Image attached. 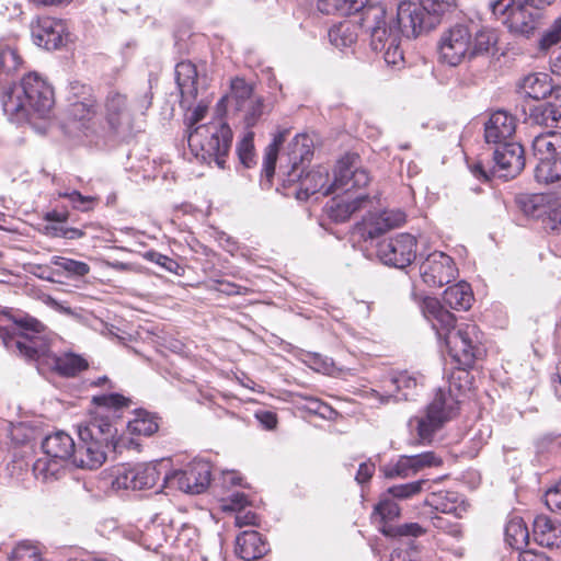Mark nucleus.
I'll return each instance as SVG.
<instances>
[{"label": "nucleus", "instance_id": "1", "mask_svg": "<svg viewBox=\"0 0 561 561\" xmlns=\"http://www.w3.org/2000/svg\"><path fill=\"white\" fill-rule=\"evenodd\" d=\"M92 403L98 410L90 420L79 425V451L77 461L82 469H96L103 465L110 448L116 447L117 428L113 419L124 408H129L131 400L121 393L94 396Z\"/></svg>", "mask_w": 561, "mask_h": 561}, {"label": "nucleus", "instance_id": "2", "mask_svg": "<svg viewBox=\"0 0 561 561\" xmlns=\"http://www.w3.org/2000/svg\"><path fill=\"white\" fill-rule=\"evenodd\" d=\"M421 310L437 337L445 343L449 356L456 364L474 367L477 360L485 356L483 332L478 324H457L455 314L435 297H425Z\"/></svg>", "mask_w": 561, "mask_h": 561}, {"label": "nucleus", "instance_id": "3", "mask_svg": "<svg viewBox=\"0 0 561 561\" xmlns=\"http://www.w3.org/2000/svg\"><path fill=\"white\" fill-rule=\"evenodd\" d=\"M359 156L346 153L336 163L334 180L329 184V170L325 167H317L307 172L300 179V191L306 197L322 193L324 196L337 193H356L365 188L370 182L367 170L357 167Z\"/></svg>", "mask_w": 561, "mask_h": 561}, {"label": "nucleus", "instance_id": "4", "mask_svg": "<svg viewBox=\"0 0 561 561\" xmlns=\"http://www.w3.org/2000/svg\"><path fill=\"white\" fill-rule=\"evenodd\" d=\"M55 98L50 84L36 72L25 75L20 84L3 96V110L16 118H25L31 112L45 117L54 107Z\"/></svg>", "mask_w": 561, "mask_h": 561}, {"label": "nucleus", "instance_id": "5", "mask_svg": "<svg viewBox=\"0 0 561 561\" xmlns=\"http://www.w3.org/2000/svg\"><path fill=\"white\" fill-rule=\"evenodd\" d=\"M232 130L222 119L197 125L190 130L187 142L191 152L202 162H215L224 169L232 145Z\"/></svg>", "mask_w": 561, "mask_h": 561}, {"label": "nucleus", "instance_id": "6", "mask_svg": "<svg viewBox=\"0 0 561 561\" xmlns=\"http://www.w3.org/2000/svg\"><path fill=\"white\" fill-rule=\"evenodd\" d=\"M9 319L14 327L0 325V339L4 347L16 356L36 360L46 348V342L42 336L46 327L36 318L27 314L10 316Z\"/></svg>", "mask_w": 561, "mask_h": 561}, {"label": "nucleus", "instance_id": "7", "mask_svg": "<svg viewBox=\"0 0 561 561\" xmlns=\"http://www.w3.org/2000/svg\"><path fill=\"white\" fill-rule=\"evenodd\" d=\"M459 410L460 401L453 390L439 388L426 407L425 415L414 416L409 422L415 428L419 444H431L435 433L456 417Z\"/></svg>", "mask_w": 561, "mask_h": 561}, {"label": "nucleus", "instance_id": "8", "mask_svg": "<svg viewBox=\"0 0 561 561\" xmlns=\"http://www.w3.org/2000/svg\"><path fill=\"white\" fill-rule=\"evenodd\" d=\"M472 33L468 25L456 24L444 31L437 44L438 60L456 67L471 58Z\"/></svg>", "mask_w": 561, "mask_h": 561}, {"label": "nucleus", "instance_id": "9", "mask_svg": "<svg viewBox=\"0 0 561 561\" xmlns=\"http://www.w3.org/2000/svg\"><path fill=\"white\" fill-rule=\"evenodd\" d=\"M397 24L401 35L415 38L435 28L437 20L420 2L402 0L397 8Z\"/></svg>", "mask_w": 561, "mask_h": 561}, {"label": "nucleus", "instance_id": "10", "mask_svg": "<svg viewBox=\"0 0 561 561\" xmlns=\"http://www.w3.org/2000/svg\"><path fill=\"white\" fill-rule=\"evenodd\" d=\"M417 241L410 233H399L378 244L379 259L387 265L398 268L409 266L416 257Z\"/></svg>", "mask_w": 561, "mask_h": 561}, {"label": "nucleus", "instance_id": "11", "mask_svg": "<svg viewBox=\"0 0 561 561\" xmlns=\"http://www.w3.org/2000/svg\"><path fill=\"white\" fill-rule=\"evenodd\" d=\"M458 270L451 256L435 251L420 265L422 280L431 288H440L456 278Z\"/></svg>", "mask_w": 561, "mask_h": 561}, {"label": "nucleus", "instance_id": "12", "mask_svg": "<svg viewBox=\"0 0 561 561\" xmlns=\"http://www.w3.org/2000/svg\"><path fill=\"white\" fill-rule=\"evenodd\" d=\"M362 26L370 32V46L375 51H382L392 39L400 37V31L387 26L386 9L376 3L368 7L362 19Z\"/></svg>", "mask_w": 561, "mask_h": 561}, {"label": "nucleus", "instance_id": "13", "mask_svg": "<svg viewBox=\"0 0 561 561\" xmlns=\"http://www.w3.org/2000/svg\"><path fill=\"white\" fill-rule=\"evenodd\" d=\"M493 175L503 179L516 178L525 168L524 147L518 142H504L495 146L493 151Z\"/></svg>", "mask_w": 561, "mask_h": 561}, {"label": "nucleus", "instance_id": "14", "mask_svg": "<svg viewBox=\"0 0 561 561\" xmlns=\"http://www.w3.org/2000/svg\"><path fill=\"white\" fill-rule=\"evenodd\" d=\"M407 220V215L400 209L369 213L356 224V232L364 240L376 239L391 229L399 228Z\"/></svg>", "mask_w": 561, "mask_h": 561}, {"label": "nucleus", "instance_id": "15", "mask_svg": "<svg viewBox=\"0 0 561 561\" xmlns=\"http://www.w3.org/2000/svg\"><path fill=\"white\" fill-rule=\"evenodd\" d=\"M104 119L114 134L133 133V115L126 94L118 91L108 92L104 101Z\"/></svg>", "mask_w": 561, "mask_h": 561}, {"label": "nucleus", "instance_id": "16", "mask_svg": "<svg viewBox=\"0 0 561 561\" xmlns=\"http://www.w3.org/2000/svg\"><path fill=\"white\" fill-rule=\"evenodd\" d=\"M210 477L208 462L193 461L185 469L176 471L172 479L181 491L199 494L209 485Z\"/></svg>", "mask_w": 561, "mask_h": 561}, {"label": "nucleus", "instance_id": "17", "mask_svg": "<svg viewBox=\"0 0 561 561\" xmlns=\"http://www.w3.org/2000/svg\"><path fill=\"white\" fill-rule=\"evenodd\" d=\"M32 36L37 46L54 50L62 45L65 25L51 16L37 18L31 25Z\"/></svg>", "mask_w": 561, "mask_h": 561}, {"label": "nucleus", "instance_id": "18", "mask_svg": "<svg viewBox=\"0 0 561 561\" xmlns=\"http://www.w3.org/2000/svg\"><path fill=\"white\" fill-rule=\"evenodd\" d=\"M42 449L48 457L60 461L71 459L76 467L81 468V465L77 461L79 444L76 445L73 438L64 431H56L47 435L42 443Z\"/></svg>", "mask_w": 561, "mask_h": 561}, {"label": "nucleus", "instance_id": "19", "mask_svg": "<svg viewBox=\"0 0 561 561\" xmlns=\"http://www.w3.org/2000/svg\"><path fill=\"white\" fill-rule=\"evenodd\" d=\"M516 118L505 111H496L491 114L484 127V138L488 144L495 146L510 142L515 134Z\"/></svg>", "mask_w": 561, "mask_h": 561}, {"label": "nucleus", "instance_id": "20", "mask_svg": "<svg viewBox=\"0 0 561 561\" xmlns=\"http://www.w3.org/2000/svg\"><path fill=\"white\" fill-rule=\"evenodd\" d=\"M268 551L267 540L256 530H244L237 536L236 554L244 561L261 559Z\"/></svg>", "mask_w": 561, "mask_h": 561}, {"label": "nucleus", "instance_id": "21", "mask_svg": "<svg viewBox=\"0 0 561 561\" xmlns=\"http://www.w3.org/2000/svg\"><path fill=\"white\" fill-rule=\"evenodd\" d=\"M425 505L431 506L435 512L451 515L456 519L462 518L467 512L466 505L459 500L456 492L440 490L431 493L425 500Z\"/></svg>", "mask_w": 561, "mask_h": 561}, {"label": "nucleus", "instance_id": "22", "mask_svg": "<svg viewBox=\"0 0 561 561\" xmlns=\"http://www.w3.org/2000/svg\"><path fill=\"white\" fill-rule=\"evenodd\" d=\"M343 194L344 193H337L329 205V217L335 222L347 221L355 211L359 210L363 205L369 201V196L364 193H359L347 199L341 198Z\"/></svg>", "mask_w": 561, "mask_h": 561}, {"label": "nucleus", "instance_id": "23", "mask_svg": "<svg viewBox=\"0 0 561 561\" xmlns=\"http://www.w3.org/2000/svg\"><path fill=\"white\" fill-rule=\"evenodd\" d=\"M533 535L535 541L542 547H561V524L552 522L548 516L539 515L535 518Z\"/></svg>", "mask_w": 561, "mask_h": 561}, {"label": "nucleus", "instance_id": "24", "mask_svg": "<svg viewBox=\"0 0 561 561\" xmlns=\"http://www.w3.org/2000/svg\"><path fill=\"white\" fill-rule=\"evenodd\" d=\"M533 154L539 161L561 158V133L548 131L533 140Z\"/></svg>", "mask_w": 561, "mask_h": 561}, {"label": "nucleus", "instance_id": "25", "mask_svg": "<svg viewBox=\"0 0 561 561\" xmlns=\"http://www.w3.org/2000/svg\"><path fill=\"white\" fill-rule=\"evenodd\" d=\"M443 300L454 310L467 311L471 308L474 296L470 284L461 280L445 289Z\"/></svg>", "mask_w": 561, "mask_h": 561}, {"label": "nucleus", "instance_id": "26", "mask_svg": "<svg viewBox=\"0 0 561 561\" xmlns=\"http://www.w3.org/2000/svg\"><path fill=\"white\" fill-rule=\"evenodd\" d=\"M89 368L88 360L76 353H64L53 357V370L66 378H73Z\"/></svg>", "mask_w": 561, "mask_h": 561}, {"label": "nucleus", "instance_id": "27", "mask_svg": "<svg viewBox=\"0 0 561 561\" xmlns=\"http://www.w3.org/2000/svg\"><path fill=\"white\" fill-rule=\"evenodd\" d=\"M537 24V16L524 4H518L508 18H505V25L510 31L523 35L531 34Z\"/></svg>", "mask_w": 561, "mask_h": 561}, {"label": "nucleus", "instance_id": "28", "mask_svg": "<svg viewBox=\"0 0 561 561\" xmlns=\"http://www.w3.org/2000/svg\"><path fill=\"white\" fill-rule=\"evenodd\" d=\"M522 90L534 100H543L552 93V80L548 73L536 72L526 76L523 79Z\"/></svg>", "mask_w": 561, "mask_h": 561}, {"label": "nucleus", "instance_id": "29", "mask_svg": "<svg viewBox=\"0 0 561 561\" xmlns=\"http://www.w3.org/2000/svg\"><path fill=\"white\" fill-rule=\"evenodd\" d=\"M505 542L513 549L523 550L529 542V530L525 520L519 516H512L505 525Z\"/></svg>", "mask_w": 561, "mask_h": 561}, {"label": "nucleus", "instance_id": "30", "mask_svg": "<svg viewBox=\"0 0 561 561\" xmlns=\"http://www.w3.org/2000/svg\"><path fill=\"white\" fill-rule=\"evenodd\" d=\"M127 430L131 435L151 436L159 430L158 417L146 410H136L127 423Z\"/></svg>", "mask_w": 561, "mask_h": 561}, {"label": "nucleus", "instance_id": "31", "mask_svg": "<svg viewBox=\"0 0 561 561\" xmlns=\"http://www.w3.org/2000/svg\"><path fill=\"white\" fill-rule=\"evenodd\" d=\"M552 100L545 105L535 108V119L545 125H549V121L558 123L561 121V88L552 90Z\"/></svg>", "mask_w": 561, "mask_h": 561}, {"label": "nucleus", "instance_id": "32", "mask_svg": "<svg viewBox=\"0 0 561 561\" xmlns=\"http://www.w3.org/2000/svg\"><path fill=\"white\" fill-rule=\"evenodd\" d=\"M50 263L56 266V275L67 277H83L90 273V266L85 262L55 255Z\"/></svg>", "mask_w": 561, "mask_h": 561}, {"label": "nucleus", "instance_id": "33", "mask_svg": "<svg viewBox=\"0 0 561 561\" xmlns=\"http://www.w3.org/2000/svg\"><path fill=\"white\" fill-rule=\"evenodd\" d=\"M401 508L393 501V499L385 492L378 503L374 506V511L371 514L373 518H378L379 528L385 525H390L389 523L400 516Z\"/></svg>", "mask_w": 561, "mask_h": 561}, {"label": "nucleus", "instance_id": "34", "mask_svg": "<svg viewBox=\"0 0 561 561\" xmlns=\"http://www.w3.org/2000/svg\"><path fill=\"white\" fill-rule=\"evenodd\" d=\"M157 463H144L134 468V476H136L135 483L136 490L152 489L161 480V472Z\"/></svg>", "mask_w": 561, "mask_h": 561}, {"label": "nucleus", "instance_id": "35", "mask_svg": "<svg viewBox=\"0 0 561 561\" xmlns=\"http://www.w3.org/2000/svg\"><path fill=\"white\" fill-rule=\"evenodd\" d=\"M535 179L539 183L553 184L561 182V158L537 162Z\"/></svg>", "mask_w": 561, "mask_h": 561}, {"label": "nucleus", "instance_id": "36", "mask_svg": "<svg viewBox=\"0 0 561 561\" xmlns=\"http://www.w3.org/2000/svg\"><path fill=\"white\" fill-rule=\"evenodd\" d=\"M329 38L335 47H350L357 41L356 26L350 21L341 22L329 31Z\"/></svg>", "mask_w": 561, "mask_h": 561}, {"label": "nucleus", "instance_id": "37", "mask_svg": "<svg viewBox=\"0 0 561 561\" xmlns=\"http://www.w3.org/2000/svg\"><path fill=\"white\" fill-rule=\"evenodd\" d=\"M62 461L51 458L45 455V457L38 458L33 465V472L37 479L44 482L53 481L58 479L62 471Z\"/></svg>", "mask_w": 561, "mask_h": 561}, {"label": "nucleus", "instance_id": "38", "mask_svg": "<svg viewBox=\"0 0 561 561\" xmlns=\"http://www.w3.org/2000/svg\"><path fill=\"white\" fill-rule=\"evenodd\" d=\"M473 367H466L465 365L457 364L448 375L449 389H456L458 392H466L471 389L473 376L471 369Z\"/></svg>", "mask_w": 561, "mask_h": 561}, {"label": "nucleus", "instance_id": "39", "mask_svg": "<svg viewBox=\"0 0 561 561\" xmlns=\"http://www.w3.org/2000/svg\"><path fill=\"white\" fill-rule=\"evenodd\" d=\"M57 195L59 198L68 199L71 203L72 208L81 213L94 210L100 203L99 196H85L77 190L71 192H58Z\"/></svg>", "mask_w": 561, "mask_h": 561}, {"label": "nucleus", "instance_id": "40", "mask_svg": "<svg viewBox=\"0 0 561 561\" xmlns=\"http://www.w3.org/2000/svg\"><path fill=\"white\" fill-rule=\"evenodd\" d=\"M520 210L531 217H540L546 211V198L541 194H523L517 197Z\"/></svg>", "mask_w": 561, "mask_h": 561}, {"label": "nucleus", "instance_id": "41", "mask_svg": "<svg viewBox=\"0 0 561 561\" xmlns=\"http://www.w3.org/2000/svg\"><path fill=\"white\" fill-rule=\"evenodd\" d=\"M379 531L387 537H421L425 535L426 529L419 523H405L402 525H385L379 528Z\"/></svg>", "mask_w": 561, "mask_h": 561}, {"label": "nucleus", "instance_id": "42", "mask_svg": "<svg viewBox=\"0 0 561 561\" xmlns=\"http://www.w3.org/2000/svg\"><path fill=\"white\" fill-rule=\"evenodd\" d=\"M426 483L425 480H417L413 482H408L403 484L392 485L387 489V495L391 496L393 500H409L417 494H420L423 490V485Z\"/></svg>", "mask_w": 561, "mask_h": 561}, {"label": "nucleus", "instance_id": "43", "mask_svg": "<svg viewBox=\"0 0 561 561\" xmlns=\"http://www.w3.org/2000/svg\"><path fill=\"white\" fill-rule=\"evenodd\" d=\"M145 259L149 262H152L169 273H172L176 276H183L185 274V267L181 265L176 260L159 253L157 251H148L145 253Z\"/></svg>", "mask_w": 561, "mask_h": 561}, {"label": "nucleus", "instance_id": "44", "mask_svg": "<svg viewBox=\"0 0 561 561\" xmlns=\"http://www.w3.org/2000/svg\"><path fill=\"white\" fill-rule=\"evenodd\" d=\"M175 79L179 88L183 92L185 87L195 89L197 82V70L191 61H181L175 67Z\"/></svg>", "mask_w": 561, "mask_h": 561}, {"label": "nucleus", "instance_id": "45", "mask_svg": "<svg viewBox=\"0 0 561 561\" xmlns=\"http://www.w3.org/2000/svg\"><path fill=\"white\" fill-rule=\"evenodd\" d=\"M496 41L497 38L493 31L481 28L474 36L472 35L471 57L488 53L490 48L496 44Z\"/></svg>", "mask_w": 561, "mask_h": 561}, {"label": "nucleus", "instance_id": "46", "mask_svg": "<svg viewBox=\"0 0 561 561\" xmlns=\"http://www.w3.org/2000/svg\"><path fill=\"white\" fill-rule=\"evenodd\" d=\"M254 134L253 131H248L243 136V138L237 145V153L240 162L245 168H251L255 163V152H254Z\"/></svg>", "mask_w": 561, "mask_h": 561}, {"label": "nucleus", "instance_id": "47", "mask_svg": "<svg viewBox=\"0 0 561 561\" xmlns=\"http://www.w3.org/2000/svg\"><path fill=\"white\" fill-rule=\"evenodd\" d=\"M167 530V526L159 523H152L148 526L144 534L145 539L148 541V548L157 550L162 547L171 537V534Z\"/></svg>", "mask_w": 561, "mask_h": 561}, {"label": "nucleus", "instance_id": "48", "mask_svg": "<svg viewBox=\"0 0 561 561\" xmlns=\"http://www.w3.org/2000/svg\"><path fill=\"white\" fill-rule=\"evenodd\" d=\"M23 58L18 49L10 46L0 48V70L10 73L18 71L23 66Z\"/></svg>", "mask_w": 561, "mask_h": 561}, {"label": "nucleus", "instance_id": "49", "mask_svg": "<svg viewBox=\"0 0 561 561\" xmlns=\"http://www.w3.org/2000/svg\"><path fill=\"white\" fill-rule=\"evenodd\" d=\"M10 560L42 561V552L37 545L30 541H22L14 547Z\"/></svg>", "mask_w": 561, "mask_h": 561}, {"label": "nucleus", "instance_id": "50", "mask_svg": "<svg viewBox=\"0 0 561 561\" xmlns=\"http://www.w3.org/2000/svg\"><path fill=\"white\" fill-rule=\"evenodd\" d=\"M386 478H408L415 474L413 465L409 456H401L394 463L388 465L383 468Z\"/></svg>", "mask_w": 561, "mask_h": 561}, {"label": "nucleus", "instance_id": "51", "mask_svg": "<svg viewBox=\"0 0 561 561\" xmlns=\"http://www.w3.org/2000/svg\"><path fill=\"white\" fill-rule=\"evenodd\" d=\"M134 468L121 466L115 469L111 484L114 490H136Z\"/></svg>", "mask_w": 561, "mask_h": 561}, {"label": "nucleus", "instance_id": "52", "mask_svg": "<svg viewBox=\"0 0 561 561\" xmlns=\"http://www.w3.org/2000/svg\"><path fill=\"white\" fill-rule=\"evenodd\" d=\"M392 387H394L398 393H401L402 398L408 400L411 391L415 390L417 381L414 377L407 373H399L387 380Z\"/></svg>", "mask_w": 561, "mask_h": 561}, {"label": "nucleus", "instance_id": "53", "mask_svg": "<svg viewBox=\"0 0 561 561\" xmlns=\"http://www.w3.org/2000/svg\"><path fill=\"white\" fill-rule=\"evenodd\" d=\"M423 8L437 20V24L440 18L450 12L456 7V0H419Z\"/></svg>", "mask_w": 561, "mask_h": 561}, {"label": "nucleus", "instance_id": "54", "mask_svg": "<svg viewBox=\"0 0 561 561\" xmlns=\"http://www.w3.org/2000/svg\"><path fill=\"white\" fill-rule=\"evenodd\" d=\"M96 113V101L93 98L84 101L73 102L70 106V114L78 121H89Z\"/></svg>", "mask_w": 561, "mask_h": 561}, {"label": "nucleus", "instance_id": "55", "mask_svg": "<svg viewBox=\"0 0 561 561\" xmlns=\"http://www.w3.org/2000/svg\"><path fill=\"white\" fill-rule=\"evenodd\" d=\"M561 42V16H559L551 26L542 34L539 41V48L548 50Z\"/></svg>", "mask_w": 561, "mask_h": 561}, {"label": "nucleus", "instance_id": "56", "mask_svg": "<svg viewBox=\"0 0 561 561\" xmlns=\"http://www.w3.org/2000/svg\"><path fill=\"white\" fill-rule=\"evenodd\" d=\"M431 523L432 525L443 531L446 533L453 537H459L461 536V525L458 522L451 520L445 516L435 514L431 516Z\"/></svg>", "mask_w": 561, "mask_h": 561}, {"label": "nucleus", "instance_id": "57", "mask_svg": "<svg viewBox=\"0 0 561 561\" xmlns=\"http://www.w3.org/2000/svg\"><path fill=\"white\" fill-rule=\"evenodd\" d=\"M409 457L411 459L415 473H417L419 471L426 467H439L443 463V460L439 457H437L434 451H425Z\"/></svg>", "mask_w": 561, "mask_h": 561}, {"label": "nucleus", "instance_id": "58", "mask_svg": "<svg viewBox=\"0 0 561 561\" xmlns=\"http://www.w3.org/2000/svg\"><path fill=\"white\" fill-rule=\"evenodd\" d=\"M383 58L388 65L393 67L400 66L403 64V51L400 48V37L398 39H392L391 44L387 45L383 49Z\"/></svg>", "mask_w": 561, "mask_h": 561}, {"label": "nucleus", "instance_id": "59", "mask_svg": "<svg viewBox=\"0 0 561 561\" xmlns=\"http://www.w3.org/2000/svg\"><path fill=\"white\" fill-rule=\"evenodd\" d=\"M232 95L239 100L244 101L251 98L253 88L243 78L236 77L230 83Z\"/></svg>", "mask_w": 561, "mask_h": 561}, {"label": "nucleus", "instance_id": "60", "mask_svg": "<svg viewBox=\"0 0 561 561\" xmlns=\"http://www.w3.org/2000/svg\"><path fill=\"white\" fill-rule=\"evenodd\" d=\"M277 157L276 145H268L263 159V173L268 180L274 176Z\"/></svg>", "mask_w": 561, "mask_h": 561}, {"label": "nucleus", "instance_id": "61", "mask_svg": "<svg viewBox=\"0 0 561 561\" xmlns=\"http://www.w3.org/2000/svg\"><path fill=\"white\" fill-rule=\"evenodd\" d=\"M517 5L515 0H496L491 4V9L494 16L505 24V18H508L513 9Z\"/></svg>", "mask_w": 561, "mask_h": 561}, {"label": "nucleus", "instance_id": "62", "mask_svg": "<svg viewBox=\"0 0 561 561\" xmlns=\"http://www.w3.org/2000/svg\"><path fill=\"white\" fill-rule=\"evenodd\" d=\"M545 503L552 512L561 514V481L546 492Z\"/></svg>", "mask_w": 561, "mask_h": 561}, {"label": "nucleus", "instance_id": "63", "mask_svg": "<svg viewBox=\"0 0 561 561\" xmlns=\"http://www.w3.org/2000/svg\"><path fill=\"white\" fill-rule=\"evenodd\" d=\"M234 524L239 528L245 526H259L260 516L252 510H239L234 517Z\"/></svg>", "mask_w": 561, "mask_h": 561}, {"label": "nucleus", "instance_id": "64", "mask_svg": "<svg viewBox=\"0 0 561 561\" xmlns=\"http://www.w3.org/2000/svg\"><path fill=\"white\" fill-rule=\"evenodd\" d=\"M516 561H551V559L542 551L523 549L518 552Z\"/></svg>", "mask_w": 561, "mask_h": 561}]
</instances>
